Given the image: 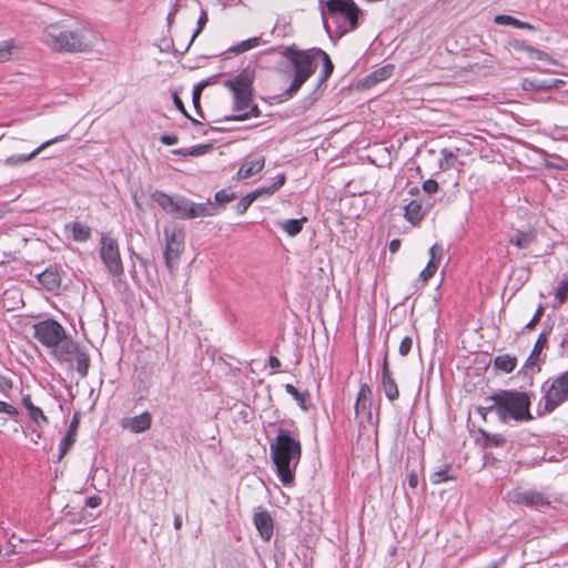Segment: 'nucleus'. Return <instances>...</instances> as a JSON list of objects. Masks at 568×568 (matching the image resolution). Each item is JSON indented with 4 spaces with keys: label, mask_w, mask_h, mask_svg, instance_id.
<instances>
[{
    "label": "nucleus",
    "mask_w": 568,
    "mask_h": 568,
    "mask_svg": "<svg viewBox=\"0 0 568 568\" xmlns=\"http://www.w3.org/2000/svg\"><path fill=\"white\" fill-rule=\"evenodd\" d=\"M480 433L486 440V445L488 446H501L506 442L505 437L500 434H488L483 429H480Z\"/></svg>",
    "instance_id": "ea45409f"
},
{
    "label": "nucleus",
    "mask_w": 568,
    "mask_h": 568,
    "mask_svg": "<svg viewBox=\"0 0 568 568\" xmlns=\"http://www.w3.org/2000/svg\"><path fill=\"white\" fill-rule=\"evenodd\" d=\"M508 498L514 504L525 505L536 509H541L550 505L549 498L545 494L536 490H514L508 494Z\"/></svg>",
    "instance_id": "9b49d317"
},
{
    "label": "nucleus",
    "mask_w": 568,
    "mask_h": 568,
    "mask_svg": "<svg viewBox=\"0 0 568 568\" xmlns=\"http://www.w3.org/2000/svg\"><path fill=\"white\" fill-rule=\"evenodd\" d=\"M371 396L372 389L367 384H362L357 394V399L355 403V414L357 417H365L366 419H371Z\"/></svg>",
    "instance_id": "a211bd4d"
},
{
    "label": "nucleus",
    "mask_w": 568,
    "mask_h": 568,
    "mask_svg": "<svg viewBox=\"0 0 568 568\" xmlns=\"http://www.w3.org/2000/svg\"><path fill=\"white\" fill-rule=\"evenodd\" d=\"M29 437H30V439H31V442H32V443L38 444V442H39V439H40V437H41V434H40L39 432H37V430H34V429H33V430L29 434Z\"/></svg>",
    "instance_id": "0e129e2a"
},
{
    "label": "nucleus",
    "mask_w": 568,
    "mask_h": 568,
    "mask_svg": "<svg viewBox=\"0 0 568 568\" xmlns=\"http://www.w3.org/2000/svg\"><path fill=\"white\" fill-rule=\"evenodd\" d=\"M285 390L295 398L303 410H307V400L310 397L307 393L298 392L297 388L292 384H286Z\"/></svg>",
    "instance_id": "473e14b6"
},
{
    "label": "nucleus",
    "mask_w": 568,
    "mask_h": 568,
    "mask_svg": "<svg viewBox=\"0 0 568 568\" xmlns=\"http://www.w3.org/2000/svg\"><path fill=\"white\" fill-rule=\"evenodd\" d=\"M0 413H6L10 416H14L18 414V410L14 406L6 403V402H2L0 400Z\"/></svg>",
    "instance_id": "8fccbe9b"
},
{
    "label": "nucleus",
    "mask_w": 568,
    "mask_h": 568,
    "mask_svg": "<svg viewBox=\"0 0 568 568\" xmlns=\"http://www.w3.org/2000/svg\"><path fill=\"white\" fill-rule=\"evenodd\" d=\"M38 281L48 291H54L59 288L61 280L57 271L47 268L38 275Z\"/></svg>",
    "instance_id": "4be33fe9"
},
{
    "label": "nucleus",
    "mask_w": 568,
    "mask_h": 568,
    "mask_svg": "<svg viewBox=\"0 0 568 568\" xmlns=\"http://www.w3.org/2000/svg\"><path fill=\"white\" fill-rule=\"evenodd\" d=\"M542 313H544V308L541 306H539L537 308L535 315L531 317L530 322L527 323L526 328L530 329V328L535 327L539 323V321L542 316Z\"/></svg>",
    "instance_id": "09e8293b"
},
{
    "label": "nucleus",
    "mask_w": 568,
    "mask_h": 568,
    "mask_svg": "<svg viewBox=\"0 0 568 568\" xmlns=\"http://www.w3.org/2000/svg\"><path fill=\"white\" fill-rule=\"evenodd\" d=\"M564 84V81L560 79H554L546 81V85L549 87V90L558 89Z\"/></svg>",
    "instance_id": "13d9d810"
},
{
    "label": "nucleus",
    "mask_w": 568,
    "mask_h": 568,
    "mask_svg": "<svg viewBox=\"0 0 568 568\" xmlns=\"http://www.w3.org/2000/svg\"><path fill=\"white\" fill-rule=\"evenodd\" d=\"M535 241V234L531 231L528 232H516L509 240V242L519 247L527 248Z\"/></svg>",
    "instance_id": "a878e982"
},
{
    "label": "nucleus",
    "mask_w": 568,
    "mask_h": 568,
    "mask_svg": "<svg viewBox=\"0 0 568 568\" xmlns=\"http://www.w3.org/2000/svg\"><path fill=\"white\" fill-rule=\"evenodd\" d=\"M17 50L18 45L14 40L0 41V63L9 61Z\"/></svg>",
    "instance_id": "cd10ccee"
},
{
    "label": "nucleus",
    "mask_w": 568,
    "mask_h": 568,
    "mask_svg": "<svg viewBox=\"0 0 568 568\" xmlns=\"http://www.w3.org/2000/svg\"><path fill=\"white\" fill-rule=\"evenodd\" d=\"M253 523L263 540L268 541L273 536V519L271 515L263 509H257L253 516Z\"/></svg>",
    "instance_id": "f3484780"
},
{
    "label": "nucleus",
    "mask_w": 568,
    "mask_h": 568,
    "mask_svg": "<svg viewBox=\"0 0 568 568\" xmlns=\"http://www.w3.org/2000/svg\"><path fill=\"white\" fill-rule=\"evenodd\" d=\"M33 328L34 338L49 349L57 346L65 335L63 326L54 320L41 321Z\"/></svg>",
    "instance_id": "1a4fd4ad"
},
{
    "label": "nucleus",
    "mask_w": 568,
    "mask_h": 568,
    "mask_svg": "<svg viewBox=\"0 0 568 568\" xmlns=\"http://www.w3.org/2000/svg\"><path fill=\"white\" fill-rule=\"evenodd\" d=\"M423 190L428 194H434L438 190V183L433 179H428L423 183Z\"/></svg>",
    "instance_id": "de8ad7c7"
},
{
    "label": "nucleus",
    "mask_w": 568,
    "mask_h": 568,
    "mask_svg": "<svg viewBox=\"0 0 568 568\" xmlns=\"http://www.w3.org/2000/svg\"><path fill=\"white\" fill-rule=\"evenodd\" d=\"M252 73L244 70L233 79L226 80L225 87L232 91L233 95L240 94L244 97L245 94H252Z\"/></svg>",
    "instance_id": "4468645a"
},
{
    "label": "nucleus",
    "mask_w": 568,
    "mask_h": 568,
    "mask_svg": "<svg viewBox=\"0 0 568 568\" xmlns=\"http://www.w3.org/2000/svg\"><path fill=\"white\" fill-rule=\"evenodd\" d=\"M307 221L306 217H302L298 220H287L282 223V229L290 235L295 236L297 235L302 229L303 224Z\"/></svg>",
    "instance_id": "7c9ffc66"
},
{
    "label": "nucleus",
    "mask_w": 568,
    "mask_h": 568,
    "mask_svg": "<svg viewBox=\"0 0 568 568\" xmlns=\"http://www.w3.org/2000/svg\"><path fill=\"white\" fill-rule=\"evenodd\" d=\"M542 397L539 402V414L554 412L568 400V371L542 384Z\"/></svg>",
    "instance_id": "0eeeda50"
},
{
    "label": "nucleus",
    "mask_w": 568,
    "mask_h": 568,
    "mask_svg": "<svg viewBox=\"0 0 568 568\" xmlns=\"http://www.w3.org/2000/svg\"><path fill=\"white\" fill-rule=\"evenodd\" d=\"M233 100L235 114L226 116L227 121H243L251 116H258L260 111L257 105L252 102V94H245L244 97L236 94L233 95Z\"/></svg>",
    "instance_id": "f8f14e48"
},
{
    "label": "nucleus",
    "mask_w": 568,
    "mask_h": 568,
    "mask_svg": "<svg viewBox=\"0 0 568 568\" xmlns=\"http://www.w3.org/2000/svg\"><path fill=\"white\" fill-rule=\"evenodd\" d=\"M265 165V158L263 155H248L243 161L239 171L235 174L236 180L248 179L263 170Z\"/></svg>",
    "instance_id": "ddd939ff"
},
{
    "label": "nucleus",
    "mask_w": 568,
    "mask_h": 568,
    "mask_svg": "<svg viewBox=\"0 0 568 568\" xmlns=\"http://www.w3.org/2000/svg\"><path fill=\"white\" fill-rule=\"evenodd\" d=\"M494 365L499 371L511 373L516 368L517 358L508 354L499 355L495 358Z\"/></svg>",
    "instance_id": "bb28decb"
},
{
    "label": "nucleus",
    "mask_w": 568,
    "mask_h": 568,
    "mask_svg": "<svg viewBox=\"0 0 568 568\" xmlns=\"http://www.w3.org/2000/svg\"><path fill=\"white\" fill-rule=\"evenodd\" d=\"M22 405L26 407V409L28 412L31 410V407H34L36 405H33L32 400H31V397L30 395H27V396H23L22 398Z\"/></svg>",
    "instance_id": "052dcab7"
},
{
    "label": "nucleus",
    "mask_w": 568,
    "mask_h": 568,
    "mask_svg": "<svg viewBox=\"0 0 568 568\" xmlns=\"http://www.w3.org/2000/svg\"><path fill=\"white\" fill-rule=\"evenodd\" d=\"M547 343V337L545 334H540L535 343V346L529 355V357L527 358L526 363H525V366L528 367V366H532L535 365L540 352L542 351V348L545 347Z\"/></svg>",
    "instance_id": "c756f323"
},
{
    "label": "nucleus",
    "mask_w": 568,
    "mask_h": 568,
    "mask_svg": "<svg viewBox=\"0 0 568 568\" xmlns=\"http://www.w3.org/2000/svg\"><path fill=\"white\" fill-rule=\"evenodd\" d=\"M382 388L385 396L392 402L395 400L399 395L397 384L395 379L392 377V373L388 368V364L386 361L384 362L383 365Z\"/></svg>",
    "instance_id": "aec40b11"
},
{
    "label": "nucleus",
    "mask_w": 568,
    "mask_h": 568,
    "mask_svg": "<svg viewBox=\"0 0 568 568\" xmlns=\"http://www.w3.org/2000/svg\"><path fill=\"white\" fill-rule=\"evenodd\" d=\"M151 199L174 219L191 220L212 215L207 204L194 203L181 195L171 196L162 191H155L152 193Z\"/></svg>",
    "instance_id": "423d86ee"
},
{
    "label": "nucleus",
    "mask_w": 568,
    "mask_h": 568,
    "mask_svg": "<svg viewBox=\"0 0 568 568\" xmlns=\"http://www.w3.org/2000/svg\"><path fill=\"white\" fill-rule=\"evenodd\" d=\"M78 426H79V418H78L77 415H74L72 420H71V423H70V425H69V429L68 430L77 434Z\"/></svg>",
    "instance_id": "bf43d9fd"
},
{
    "label": "nucleus",
    "mask_w": 568,
    "mask_h": 568,
    "mask_svg": "<svg viewBox=\"0 0 568 568\" xmlns=\"http://www.w3.org/2000/svg\"><path fill=\"white\" fill-rule=\"evenodd\" d=\"M102 499L99 496H91L87 499V506L91 508H97L101 505Z\"/></svg>",
    "instance_id": "4d7b16f0"
},
{
    "label": "nucleus",
    "mask_w": 568,
    "mask_h": 568,
    "mask_svg": "<svg viewBox=\"0 0 568 568\" xmlns=\"http://www.w3.org/2000/svg\"><path fill=\"white\" fill-rule=\"evenodd\" d=\"M407 483H408V486L413 489H415L418 485V476L415 471H412L408 474L407 476Z\"/></svg>",
    "instance_id": "6e6d98bb"
},
{
    "label": "nucleus",
    "mask_w": 568,
    "mask_h": 568,
    "mask_svg": "<svg viewBox=\"0 0 568 568\" xmlns=\"http://www.w3.org/2000/svg\"><path fill=\"white\" fill-rule=\"evenodd\" d=\"M495 23L500 26H513L519 29L535 30V27L528 22L520 21L511 16L498 14L494 18Z\"/></svg>",
    "instance_id": "5701e85b"
},
{
    "label": "nucleus",
    "mask_w": 568,
    "mask_h": 568,
    "mask_svg": "<svg viewBox=\"0 0 568 568\" xmlns=\"http://www.w3.org/2000/svg\"><path fill=\"white\" fill-rule=\"evenodd\" d=\"M235 197L234 193H229L225 190L216 192L215 200L220 203H227Z\"/></svg>",
    "instance_id": "49530a36"
},
{
    "label": "nucleus",
    "mask_w": 568,
    "mask_h": 568,
    "mask_svg": "<svg viewBox=\"0 0 568 568\" xmlns=\"http://www.w3.org/2000/svg\"><path fill=\"white\" fill-rule=\"evenodd\" d=\"M516 48L525 51L531 58H535L537 60L548 61L551 64L558 65V62L555 59H552L551 57L548 55V53H546L541 50L535 49L530 45H523V44L517 45Z\"/></svg>",
    "instance_id": "c85d7f7f"
},
{
    "label": "nucleus",
    "mask_w": 568,
    "mask_h": 568,
    "mask_svg": "<svg viewBox=\"0 0 568 568\" xmlns=\"http://www.w3.org/2000/svg\"><path fill=\"white\" fill-rule=\"evenodd\" d=\"M412 345H413V339L409 336L404 337L399 344V348H398L399 354L402 356H406L410 352Z\"/></svg>",
    "instance_id": "a18cd8bd"
},
{
    "label": "nucleus",
    "mask_w": 568,
    "mask_h": 568,
    "mask_svg": "<svg viewBox=\"0 0 568 568\" xmlns=\"http://www.w3.org/2000/svg\"><path fill=\"white\" fill-rule=\"evenodd\" d=\"M284 55L290 60L294 71L293 81L286 91L288 95L295 94L316 71L318 59L323 61V80H326L334 69L328 54L322 49L314 48L306 51H298L287 48Z\"/></svg>",
    "instance_id": "7ed1b4c3"
},
{
    "label": "nucleus",
    "mask_w": 568,
    "mask_h": 568,
    "mask_svg": "<svg viewBox=\"0 0 568 568\" xmlns=\"http://www.w3.org/2000/svg\"><path fill=\"white\" fill-rule=\"evenodd\" d=\"M393 71L394 67L392 64L384 65L383 68L372 72L368 75L367 81H372L374 83L384 81L393 74Z\"/></svg>",
    "instance_id": "c9c22d12"
},
{
    "label": "nucleus",
    "mask_w": 568,
    "mask_h": 568,
    "mask_svg": "<svg viewBox=\"0 0 568 568\" xmlns=\"http://www.w3.org/2000/svg\"><path fill=\"white\" fill-rule=\"evenodd\" d=\"M28 414H29V417L32 419V422L37 426L42 427L48 424V418L40 407H38V406L31 407V410L28 412Z\"/></svg>",
    "instance_id": "58836bf2"
},
{
    "label": "nucleus",
    "mask_w": 568,
    "mask_h": 568,
    "mask_svg": "<svg viewBox=\"0 0 568 568\" xmlns=\"http://www.w3.org/2000/svg\"><path fill=\"white\" fill-rule=\"evenodd\" d=\"M452 466L445 465L442 469L434 471L430 475V481L434 485L443 484L447 480L454 479V477L450 475Z\"/></svg>",
    "instance_id": "f704fd0d"
},
{
    "label": "nucleus",
    "mask_w": 568,
    "mask_h": 568,
    "mask_svg": "<svg viewBox=\"0 0 568 568\" xmlns=\"http://www.w3.org/2000/svg\"><path fill=\"white\" fill-rule=\"evenodd\" d=\"M521 88L525 91H549V87L546 85V80L525 79L521 82Z\"/></svg>",
    "instance_id": "e433bc0d"
},
{
    "label": "nucleus",
    "mask_w": 568,
    "mask_h": 568,
    "mask_svg": "<svg viewBox=\"0 0 568 568\" xmlns=\"http://www.w3.org/2000/svg\"><path fill=\"white\" fill-rule=\"evenodd\" d=\"M79 352V345L67 334L57 346L51 348L52 355L60 362H71Z\"/></svg>",
    "instance_id": "2eb2a0df"
},
{
    "label": "nucleus",
    "mask_w": 568,
    "mask_h": 568,
    "mask_svg": "<svg viewBox=\"0 0 568 568\" xmlns=\"http://www.w3.org/2000/svg\"><path fill=\"white\" fill-rule=\"evenodd\" d=\"M477 413L486 419L488 413L495 412V407L493 405V395L485 399V405L477 407Z\"/></svg>",
    "instance_id": "c03bdc74"
},
{
    "label": "nucleus",
    "mask_w": 568,
    "mask_h": 568,
    "mask_svg": "<svg viewBox=\"0 0 568 568\" xmlns=\"http://www.w3.org/2000/svg\"><path fill=\"white\" fill-rule=\"evenodd\" d=\"M399 246H400V241L395 239V240H392L390 243H389V251L392 253H396L398 250H399Z\"/></svg>",
    "instance_id": "680f3d73"
},
{
    "label": "nucleus",
    "mask_w": 568,
    "mask_h": 568,
    "mask_svg": "<svg viewBox=\"0 0 568 568\" xmlns=\"http://www.w3.org/2000/svg\"><path fill=\"white\" fill-rule=\"evenodd\" d=\"M121 426L131 433L139 434L150 429L152 424V416L150 413L144 412L133 417H126L121 420Z\"/></svg>",
    "instance_id": "dca6fc26"
},
{
    "label": "nucleus",
    "mask_w": 568,
    "mask_h": 568,
    "mask_svg": "<svg viewBox=\"0 0 568 568\" xmlns=\"http://www.w3.org/2000/svg\"><path fill=\"white\" fill-rule=\"evenodd\" d=\"M72 236L74 241L84 242L91 236V229L88 225L75 222L72 224Z\"/></svg>",
    "instance_id": "2f4dec72"
},
{
    "label": "nucleus",
    "mask_w": 568,
    "mask_h": 568,
    "mask_svg": "<svg viewBox=\"0 0 568 568\" xmlns=\"http://www.w3.org/2000/svg\"><path fill=\"white\" fill-rule=\"evenodd\" d=\"M495 413L503 423L529 422L530 397L527 393L518 390H500L493 395Z\"/></svg>",
    "instance_id": "39448f33"
},
{
    "label": "nucleus",
    "mask_w": 568,
    "mask_h": 568,
    "mask_svg": "<svg viewBox=\"0 0 568 568\" xmlns=\"http://www.w3.org/2000/svg\"><path fill=\"white\" fill-rule=\"evenodd\" d=\"M73 359H75L77 362V371L78 373L84 377L87 376L88 374V369H89V357L85 353L83 352H79L74 357Z\"/></svg>",
    "instance_id": "4c0bfd02"
},
{
    "label": "nucleus",
    "mask_w": 568,
    "mask_h": 568,
    "mask_svg": "<svg viewBox=\"0 0 568 568\" xmlns=\"http://www.w3.org/2000/svg\"><path fill=\"white\" fill-rule=\"evenodd\" d=\"M285 174L277 175L276 181L270 185V190L276 192L285 183Z\"/></svg>",
    "instance_id": "5fc2aeb1"
},
{
    "label": "nucleus",
    "mask_w": 568,
    "mask_h": 568,
    "mask_svg": "<svg viewBox=\"0 0 568 568\" xmlns=\"http://www.w3.org/2000/svg\"><path fill=\"white\" fill-rule=\"evenodd\" d=\"M254 194L247 193L241 201L236 204V212L239 214H244L250 205L255 201Z\"/></svg>",
    "instance_id": "a19ab883"
},
{
    "label": "nucleus",
    "mask_w": 568,
    "mask_h": 568,
    "mask_svg": "<svg viewBox=\"0 0 568 568\" xmlns=\"http://www.w3.org/2000/svg\"><path fill=\"white\" fill-rule=\"evenodd\" d=\"M206 22H207V14L204 10H202L201 14L199 17V20H197V28L193 32L186 48H189L191 45V43L194 41V39L201 33V31L203 30Z\"/></svg>",
    "instance_id": "79ce46f5"
},
{
    "label": "nucleus",
    "mask_w": 568,
    "mask_h": 568,
    "mask_svg": "<svg viewBox=\"0 0 568 568\" xmlns=\"http://www.w3.org/2000/svg\"><path fill=\"white\" fill-rule=\"evenodd\" d=\"M41 41L57 52H92L103 42L102 36L91 29L81 27L69 29L61 23L48 24Z\"/></svg>",
    "instance_id": "f257e3e1"
},
{
    "label": "nucleus",
    "mask_w": 568,
    "mask_h": 568,
    "mask_svg": "<svg viewBox=\"0 0 568 568\" xmlns=\"http://www.w3.org/2000/svg\"><path fill=\"white\" fill-rule=\"evenodd\" d=\"M100 255L108 271L112 275H121L123 273V265L116 240L111 236L103 235L101 239Z\"/></svg>",
    "instance_id": "9d476101"
},
{
    "label": "nucleus",
    "mask_w": 568,
    "mask_h": 568,
    "mask_svg": "<svg viewBox=\"0 0 568 568\" xmlns=\"http://www.w3.org/2000/svg\"><path fill=\"white\" fill-rule=\"evenodd\" d=\"M203 87H204L203 83H199L193 89L192 100H193V103H194L195 106H197V104L200 102V97H201V92H202Z\"/></svg>",
    "instance_id": "603ef678"
},
{
    "label": "nucleus",
    "mask_w": 568,
    "mask_h": 568,
    "mask_svg": "<svg viewBox=\"0 0 568 568\" xmlns=\"http://www.w3.org/2000/svg\"><path fill=\"white\" fill-rule=\"evenodd\" d=\"M164 260L170 272H173L179 264L180 256L184 251V233L176 227L164 229Z\"/></svg>",
    "instance_id": "6e6552de"
},
{
    "label": "nucleus",
    "mask_w": 568,
    "mask_h": 568,
    "mask_svg": "<svg viewBox=\"0 0 568 568\" xmlns=\"http://www.w3.org/2000/svg\"><path fill=\"white\" fill-rule=\"evenodd\" d=\"M272 460L276 473L284 485L292 484L294 471L302 455L301 442L297 433L278 428L275 439L270 445Z\"/></svg>",
    "instance_id": "f03ea898"
},
{
    "label": "nucleus",
    "mask_w": 568,
    "mask_h": 568,
    "mask_svg": "<svg viewBox=\"0 0 568 568\" xmlns=\"http://www.w3.org/2000/svg\"><path fill=\"white\" fill-rule=\"evenodd\" d=\"M65 139H67L65 134L58 135V136H55V138H53L51 140H48V141L43 142L40 146H38L34 151H32L29 154L12 155V156L8 158L6 160V163L7 164H11V165H16V164H20V163H26V162L32 160L33 158H36L45 148H48V146H50V145H52L54 143L64 141Z\"/></svg>",
    "instance_id": "6ab92c4d"
},
{
    "label": "nucleus",
    "mask_w": 568,
    "mask_h": 568,
    "mask_svg": "<svg viewBox=\"0 0 568 568\" xmlns=\"http://www.w3.org/2000/svg\"><path fill=\"white\" fill-rule=\"evenodd\" d=\"M323 22L329 36L341 38L357 28L361 12L354 0H327Z\"/></svg>",
    "instance_id": "20e7f679"
},
{
    "label": "nucleus",
    "mask_w": 568,
    "mask_h": 568,
    "mask_svg": "<svg viewBox=\"0 0 568 568\" xmlns=\"http://www.w3.org/2000/svg\"><path fill=\"white\" fill-rule=\"evenodd\" d=\"M207 146L206 145H202V146H199V148H193L189 154L191 155H199L201 154Z\"/></svg>",
    "instance_id": "338daca9"
},
{
    "label": "nucleus",
    "mask_w": 568,
    "mask_h": 568,
    "mask_svg": "<svg viewBox=\"0 0 568 568\" xmlns=\"http://www.w3.org/2000/svg\"><path fill=\"white\" fill-rule=\"evenodd\" d=\"M442 253L443 247L437 244H434L429 248L430 260L426 267L419 274V278L423 281V283H426L435 274Z\"/></svg>",
    "instance_id": "412c9836"
},
{
    "label": "nucleus",
    "mask_w": 568,
    "mask_h": 568,
    "mask_svg": "<svg viewBox=\"0 0 568 568\" xmlns=\"http://www.w3.org/2000/svg\"><path fill=\"white\" fill-rule=\"evenodd\" d=\"M75 440H77V434L68 430L59 444V457H58L59 460H61L64 457V455L73 446Z\"/></svg>",
    "instance_id": "72a5a7b5"
},
{
    "label": "nucleus",
    "mask_w": 568,
    "mask_h": 568,
    "mask_svg": "<svg viewBox=\"0 0 568 568\" xmlns=\"http://www.w3.org/2000/svg\"><path fill=\"white\" fill-rule=\"evenodd\" d=\"M160 141L164 144V145H174L178 143L179 139L176 135L174 134H164L160 138Z\"/></svg>",
    "instance_id": "3c124183"
},
{
    "label": "nucleus",
    "mask_w": 568,
    "mask_h": 568,
    "mask_svg": "<svg viewBox=\"0 0 568 568\" xmlns=\"http://www.w3.org/2000/svg\"><path fill=\"white\" fill-rule=\"evenodd\" d=\"M268 364L273 369H276L281 366L280 359L275 356H270Z\"/></svg>",
    "instance_id": "e2e57ef3"
},
{
    "label": "nucleus",
    "mask_w": 568,
    "mask_h": 568,
    "mask_svg": "<svg viewBox=\"0 0 568 568\" xmlns=\"http://www.w3.org/2000/svg\"><path fill=\"white\" fill-rule=\"evenodd\" d=\"M181 527H182V519H181L180 516H175V518H174V528L176 530H179V529H181Z\"/></svg>",
    "instance_id": "774afa93"
},
{
    "label": "nucleus",
    "mask_w": 568,
    "mask_h": 568,
    "mask_svg": "<svg viewBox=\"0 0 568 568\" xmlns=\"http://www.w3.org/2000/svg\"><path fill=\"white\" fill-rule=\"evenodd\" d=\"M173 100H174V104L176 105V108L179 110H181L182 112H185L184 111L183 102H182V100L176 94L173 95Z\"/></svg>",
    "instance_id": "69168bd1"
},
{
    "label": "nucleus",
    "mask_w": 568,
    "mask_h": 568,
    "mask_svg": "<svg viewBox=\"0 0 568 568\" xmlns=\"http://www.w3.org/2000/svg\"><path fill=\"white\" fill-rule=\"evenodd\" d=\"M265 43L266 41H264L262 37H253L231 47L230 51L234 53H243Z\"/></svg>",
    "instance_id": "b1692460"
},
{
    "label": "nucleus",
    "mask_w": 568,
    "mask_h": 568,
    "mask_svg": "<svg viewBox=\"0 0 568 568\" xmlns=\"http://www.w3.org/2000/svg\"><path fill=\"white\" fill-rule=\"evenodd\" d=\"M568 296V280L561 281L559 286L557 287L555 298L558 301L559 304H562Z\"/></svg>",
    "instance_id": "37998d69"
},
{
    "label": "nucleus",
    "mask_w": 568,
    "mask_h": 568,
    "mask_svg": "<svg viewBox=\"0 0 568 568\" xmlns=\"http://www.w3.org/2000/svg\"><path fill=\"white\" fill-rule=\"evenodd\" d=\"M424 216L423 206L417 201H410L405 206V217L413 224L419 222Z\"/></svg>",
    "instance_id": "393cba45"
},
{
    "label": "nucleus",
    "mask_w": 568,
    "mask_h": 568,
    "mask_svg": "<svg viewBox=\"0 0 568 568\" xmlns=\"http://www.w3.org/2000/svg\"><path fill=\"white\" fill-rule=\"evenodd\" d=\"M251 193L254 194L255 199H257V197H260L261 195H264V194L272 195L273 193H275V191H271L270 186H262V187H258V189L254 190Z\"/></svg>",
    "instance_id": "864d4df0"
}]
</instances>
